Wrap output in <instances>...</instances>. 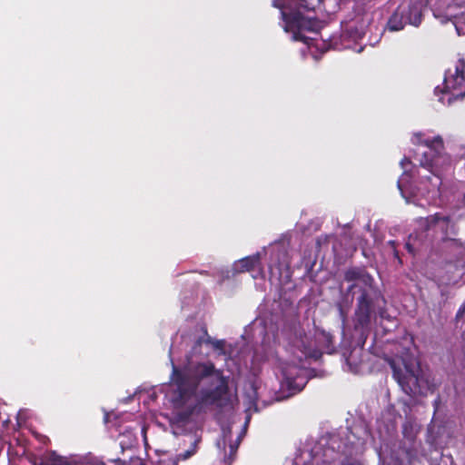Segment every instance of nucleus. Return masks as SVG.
Here are the masks:
<instances>
[{"label":"nucleus","mask_w":465,"mask_h":465,"mask_svg":"<svg viewBox=\"0 0 465 465\" xmlns=\"http://www.w3.org/2000/svg\"><path fill=\"white\" fill-rule=\"evenodd\" d=\"M209 379L212 389H203L196 403L178 414L185 421L203 406H222V401L229 393V380L223 371L217 369L211 361L188 362L182 369L173 368L172 380L176 387L178 401L184 403L195 395L203 381Z\"/></svg>","instance_id":"nucleus-1"},{"label":"nucleus","mask_w":465,"mask_h":465,"mask_svg":"<svg viewBox=\"0 0 465 465\" xmlns=\"http://www.w3.org/2000/svg\"><path fill=\"white\" fill-rule=\"evenodd\" d=\"M343 279L350 282L348 293L359 292L356 300V307L353 314V328L360 332L361 336L366 339L371 328L372 320H375V308L380 300L384 298L375 283L374 278L367 272L365 267H350L344 272Z\"/></svg>","instance_id":"nucleus-2"},{"label":"nucleus","mask_w":465,"mask_h":465,"mask_svg":"<svg viewBox=\"0 0 465 465\" xmlns=\"http://www.w3.org/2000/svg\"><path fill=\"white\" fill-rule=\"evenodd\" d=\"M403 369L397 366L395 361H391L393 378L399 383L402 391L410 396H427L437 390V383L429 377L420 374L418 361L412 358L402 359Z\"/></svg>","instance_id":"nucleus-3"},{"label":"nucleus","mask_w":465,"mask_h":465,"mask_svg":"<svg viewBox=\"0 0 465 465\" xmlns=\"http://www.w3.org/2000/svg\"><path fill=\"white\" fill-rule=\"evenodd\" d=\"M321 0H297V8H291L289 11H282V17L284 22V31L292 33L293 41H300L307 44L308 37L304 36L305 32L316 33L321 28V22L317 18L306 16L301 8L310 11L313 10Z\"/></svg>","instance_id":"nucleus-4"},{"label":"nucleus","mask_w":465,"mask_h":465,"mask_svg":"<svg viewBox=\"0 0 465 465\" xmlns=\"http://www.w3.org/2000/svg\"><path fill=\"white\" fill-rule=\"evenodd\" d=\"M420 143L427 147L426 151L422 153L420 163L433 174L434 183L430 176L427 177L432 187L440 189L442 183L441 174L450 167V156L445 153L443 140L440 136L420 141Z\"/></svg>","instance_id":"nucleus-5"},{"label":"nucleus","mask_w":465,"mask_h":465,"mask_svg":"<svg viewBox=\"0 0 465 465\" xmlns=\"http://www.w3.org/2000/svg\"><path fill=\"white\" fill-rule=\"evenodd\" d=\"M422 20L421 0H403L388 21L391 31H400L406 25L419 26Z\"/></svg>","instance_id":"nucleus-6"},{"label":"nucleus","mask_w":465,"mask_h":465,"mask_svg":"<svg viewBox=\"0 0 465 465\" xmlns=\"http://www.w3.org/2000/svg\"><path fill=\"white\" fill-rule=\"evenodd\" d=\"M315 337L320 348H312L311 346L303 345L302 353L305 357L319 360L323 351L326 353L335 351L334 336L331 332L323 329H317Z\"/></svg>","instance_id":"nucleus-7"},{"label":"nucleus","mask_w":465,"mask_h":465,"mask_svg":"<svg viewBox=\"0 0 465 465\" xmlns=\"http://www.w3.org/2000/svg\"><path fill=\"white\" fill-rule=\"evenodd\" d=\"M440 91L441 93L450 92L453 96L458 98L465 97V70L456 67L455 73L446 75L444 78V87L442 90L440 86L435 88V93Z\"/></svg>","instance_id":"nucleus-8"},{"label":"nucleus","mask_w":465,"mask_h":465,"mask_svg":"<svg viewBox=\"0 0 465 465\" xmlns=\"http://www.w3.org/2000/svg\"><path fill=\"white\" fill-rule=\"evenodd\" d=\"M261 263L260 254L256 253L241 259L237 263V271L240 272L253 271Z\"/></svg>","instance_id":"nucleus-9"},{"label":"nucleus","mask_w":465,"mask_h":465,"mask_svg":"<svg viewBox=\"0 0 465 465\" xmlns=\"http://www.w3.org/2000/svg\"><path fill=\"white\" fill-rule=\"evenodd\" d=\"M429 223L430 224H436L440 222H443V223H449L450 222V217L449 215H442L441 213H434L433 215H430L429 218Z\"/></svg>","instance_id":"nucleus-10"},{"label":"nucleus","mask_w":465,"mask_h":465,"mask_svg":"<svg viewBox=\"0 0 465 465\" xmlns=\"http://www.w3.org/2000/svg\"><path fill=\"white\" fill-rule=\"evenodd\" d=\"M402 433L407 439L413 440L414 434L412 433V424L411 421H405L402 424Z\"/></svg>","instance_id":"nucleus-11"},{"label":"nucleus","mask_w":465,"mask_h":465,"mask_svg":"<svg viewBox=\"0 0 465 465\" xmlns=\"http://www.w3.org/2000/svg\"><path fill=\"white\" fill-rule=\"evenodd\" d=\"M388 245L391 246L392 252H393V255L395 258H397L400 262V263H401V260L400 259V256H399V252L397 250V242L393 240H391L388 242Z\"/></svg>","instance_id":"nucleus-12"},{"label":"nucleus","mask_w":465,"mask_h":465,"mask_svg":"<svg viewBox=\"0 0 465 465\" xmlns=\"http://www.w3.org/2000/svg\"><path fill=\"white\" fill-rule=\"evenodd\" d=\"M340 465H361L358 460L352 457H346Z\"/></svg>","instance_id":"nucleus-13"},{"label":"nucleus","mask_w":465,"mask_h":465,"mask_svg":"<svg viewBox=\"0 0 465 465\" xmlns=\"http://www.w3.org/2000/svg\"><path fill=\"white\" fill-rule=\"evenodd\" d=\"M195 451H196V450H195V449L193 448V449H192V450H186V451H184V452L181 453V454L179 455V457H180L182 460H187V459L191 458V457L195 453Z\"/></svg>","instance_id":"nucleus-14"},{"label":"nucleus","mask_w":465,"mask_h":465,"mask_svg":"<svg viewBox=\"0 0 465 465\" xmlns=\"http://www.w3.org/2000/svg\"><path fill=\"white\" fill-rule=\"evenodd\" d=\"M411 164V161L407 158V157H404L401 161V165L403 169L406 168L407 165H410Z\"/></svg>","instance_id":"nucleus-15"},{"label":"nucleus","mask_w":465,"mask_h":465,"mask_svg":"<svg viewBox=\"0 0 465 465\" xmlns=\"http://www.w3.org/2000/svg\"><path fill=\"white\" fill-rule=\"evenodd\" d=\"M223 341H217L215 342V344H214V347H215L216 349H222V348H223Z\"/></svg>","instance_id":"nucleus-16"},{"label":"nucleus","mask_w":465,"mask_h":465,"mask_svg":"<svg viewBox=\"0 0 465 465\" xmlns=\"http://www.w3.org/2000/svg\"><path fill=\"white\" fill-rule=\"evenodd\" d=\"M454 2L459 6H465V0H454Z\"/></svg>","instance_id":"nucleus-17"},{"label":"nucleus","mask_w":465,"mask_h":465,"mask_svg":"<svg viewBox=\"0 0 465 465\" xmlns=\"http://www.w3.org/2000/svg\"><path fill=\"white\" fill-rule=\"evenodd\" d=\"M406 249L409 251V252H413V249H412L411 245L409 242L406 243Z\"/></svg>","instance_id":"nucleus-18"},{"label":"nucleus","mask_w":465,"mask_h":465,"mask_svg":"<svg viewBox=\"0 0 465 465\" xmlns=\"http://www.w3.org/2000/svg\"><path fill=\"white\" fill-rule=\"evenodd\" d=\"M201 344H202V339H201V338H199V339L196 341V345L201 346Z\"/></svg>","instance_id":"nucleus-19"},{"label":"nucleus","mask_w":465,"mask_h":465,"mask_svg":"<svg viewBox=\"0 0 465 465\" xmlns=\"http://www.w3.org/2000/svg\"><path fill=\"white\" fill-rule=\"evenodd\" d=\"M234 450V447L232 445L231 446V450L232 451Z\"/></svg>","instance_id":"nucleus-20"}]
</instances>
